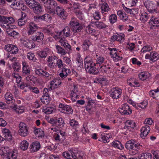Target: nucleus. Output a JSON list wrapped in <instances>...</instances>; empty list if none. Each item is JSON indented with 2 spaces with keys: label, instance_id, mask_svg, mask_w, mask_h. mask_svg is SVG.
I'll list each match as a JSON object with an SVG mask.
<instances>
[{
  "label": "nucleus",
  "instance_id": "nucleus-1",
  "mask_svg": "<svg viewBox=\"0 0 159 159\" xmlns=\"http://www.w3.org/2000/svg\"><path fill=\"white\" fill-rule=\"evenodd\" d=\"M40 3H43L45 10L48 13L54 15L55 14V8L57 4L53 0H39Z\"/></svg>",
  "mask_w": 159,
  "mask_h": 159
},
{
  "label": "nucleus",
  "instance_id": "nucleus-2",
  "mask_svg": "<svg viewBox=\"0 0 159 159\" xmlns=\"http://www.w3.org/2000/svg\"><path fill=\"white\" fill-rule=\"evenodd\" d=\"M142 146L141 145L135 143L134 140H132L128 141L125 145V148L129 151L130 153L132 155L137 153Z\"/></svg>",
  "mask_w": 159,
  "mask_h": 159
},
{
  "label": "nucleus",
  "instance_id": "nucleus-3",
  "mask_svg": "<svg viewBox=\"0 0 159 159\" xmlns=\"http://www.w3.org/2000/svg\"><path fill=\"white\" fill-rule=\"evenodd\" d=\"M69 25H70L71 30L73 31L74 33L80 32L83 29V27L79 24L78 20L74 17L71 18Z\"/></svg>",
  "mask_w": 159,
  "mask_h": 159
},
{
  "label": "nucleus",
  "instance_id": "nucleus-4",
  "mask_svg": "<svg viewBox=\"0 0 159 159\" xmlns=\"http://www.w3.org/2000/svg\"><path fill=\"white\" fill-rule=\"evenodd\" d=\"M5 22L1 21L0 22V26L4 29H5L6 30L10 29L11 26H12L10 25L9 24H13L15 21L14 19L11 16H6Z\"/></svg>",
  "mask_w": 159,
  "mask_h": 159
},
{
  "label": "nucleus",
  "instance_id": "nucleus-5",
  "mask_svg": "<svg viewBox=\"0 0 159 159\" xmlns=\"http://www.w3.org/2000/svg\"><path fill=\"white\" fill-rule=\"evenodd\" d=\"M18 133L22 136L25 137L28 134V127L27 125L23 122H20L19 125Z\"/></svg>",
  "mask_w": 159,
  "mask_h": 159
},
{
  "label": "nucleus",
  "instance_id": "nucleus-6",
  "mask_svg": "<svg viewBox=\"0 0 159 159\" xmlns=\"http://www.w3.org/2000/svg\"><path fill=\"white\" fill-rule=\"evenodd\" d=\"M77 155L78 153H76L75 150H71L65 152L62 154L63 156L65 158L68 159H76Z\"/></svg>",
  "mask_w": 159,
  "mask_h": 159
},
{
  "label": "nucleus",
  "instance_id": "nucleus-7",
  "mask_svg": "<svg viewBox=\"0 0 159 159\" xmlns=\"http://www.w3.org/2000/svg\"><path fill=\"white\" fill-rule=\"evenodd\" d=\"M44 38L43 33L41 32L37 31L30 37V39L34 42H39L42 41Z\"/></svg>",
  "mask_w": 159,
  "mask_h": 159
},
{
  "label": "nucleus",
  "instance_id": "nucleus-8",
  "mask_svg": "<svg viewBox=\"0 0 159 159\" xmlns=\"http://www.w3.org/2000/svg\"><path fill=\"white\" fill-rule=\"evenodd\" d=\"M61 18L64 20L67 16V13L66 11L62 7L57 6L55 8V12Z\"/></svg>",
  "mask_w": 159,
  "mask_h": 159
},
{
  "label": "nucleus",
  "instance_id": "nucleus-9",
  "mask_svg": "<svg viewBox=\"0 0 159 159\" xmlns=\"http://www.w3.org/2000/svg\"><path fill=\"white\" fill-rule=\"evenodd\" d=\"M72 32L69 26H66L61 31L59 32V38H66L70 37Z\"/></svg>",
  "mask_w": 159,
  "mask_h": 159
},
{
  "label": "nucleus",
  "instance_id": "nucleus-10",
  "mask_svg": "<svg viewBox=\"0 0 159 159\" xmlns=\"http://www.w3.org/2000/svg\"><path fill=\"white\" fill-rule=\"evenodd\" d=\"M119 111L122 114L124 115H130L131 114L132 110L127 103H125L121 106Z\"/></svg>",
  "mask_w": 159,
  "mask_h": 159
},
{
  "label": "nucleus",
  "instance_id": "nucleus-11",
  "mask_svg": "<svg viewBox=\"0 0 159 159\" xmlns=\"http://www.w3.org/2000/svg\"><path fill=\"white\" fill-rule=\"evenodd\" d=\"M144 4L149 12L150 13L157 12V10L155 8V5L152 2L150 1L145 2L144 3Z\"/></svg>",
  "mask_w": 159,
  "mask_h": 159
},
{
  "label": "nucleus",
  "instance_id": "nucleus-12",
  "mask_svg": "<svg viewBox=\"0 0 159 159\" xmlns=\"http://www.w3.org/2000/svg\"><path fill=\"white\" fill-rule=\"evenodd\" d=\"M39 28L37 25L34 23L31 22L29 25L28 28L27 33L29 35L33 34L34 32H36Z\"/></svg>",
  "mask_w": 159,
  "mask_h": 159
},
{
  "label": "nucleus",
  "instance_id": "nucleus-13",
  "mask_svg": "<svg viewBox=\"0 0 159 159\" xmlns=\"http://www.w3.org/2000/svg\"><path fill=\"white\" fill-rule=\"evenodd\" d=\"M58 59L56 56H49L48 59V65L50 67H54L57 65Z\"/></svg>",
  "mask_w": 159,
  "mask_h": 159
},
{
  "label": "nucleus",
  "instance_id": "nucleus-14",
  "mask_svg": "<svg viewBox=\"0 0 159 159\" xmlns=\"http://www.w3.org/2000/svg\"><path fill=\"white\" fill-rule=\"evenodd\" d=\"M145 58L146 59H149L151 61H155L159 59V55L156 52L152 51L149 54H146Z\"/></svg>",
  "mask_w": 159,
  "mask_h": 159
},
{
  "label": "nucleus",
  "instance_id": "nucleus-15",
  "mask_svg": "<svg viewBox=\"0 0 159 159\" xmlns=\"http://www.w3.org/2000/svg\"><path fill=\"white\" fill-rule=\"evenodd\" d=\"M149 23L151 25L150 27L151 30L155 29L156 27H159V20L154 16L151 18Z\"/></svg>",
  "mask_w": 159,
  "mask_h": 159
},
{
  "label": "nucleus",
  "instance_id": "nucleus-16",
  "mask_svg": "<svg viewBox=\"0 0 159 159\" xmlns=\"http://www.w3.org/2000/svg\"><path fill=\"white\" fill-rule=\"evenodd\" d=\"M41 147L40 143L38 141L33 142L30 146V150L33 153L38 151Z\"/></svg>",
  "mask_w": 159,
  "mask_h": 159
},
{
  "label": "nucleus",
  "instance_id": "nucleus-17",
  "mask_svg": "<svg viewBox=\"0 0 159 159\" xmlns=\"http://www.w3.org/2000/svg\"><path fill=\"white\" fill-rule=\"evenodd\" d=\"M150 129V127L148 125H146L143 127L141 129V137L143 139H145L149 133Z\"/></svg>",
  "mask_w": 159,
  "mask_h": 159
},
{
  "label": "nucleus",
  "instance_id": "nucleus-18",
  "mask_svg": "<svg viewBox=\"0 0 159 159\" xmlns=\"http://www.w3.org/2000/svg\"><path fill=\"white\" fill-rule=\"evenodd\" d=\"M5 49L12 54H16L18 52V48L14 45L8 44L5 45Z\"/></svg>",
  "mask_w": 159,
  "mask_h": 159
},
{
  "label": "nucleus",
  "instance_id": "nucleus-19",
  "mask_svg": "<svg viewBox=\"0 0 159 159\" xmlns=\"http://www.w3.org/2000/svg\"><path fill=\"white\" fill-rule=\"evenodd\" d=\"M11 5L17 7V9H21L23 11L25 10L26 8V6L24 5L22 2L19 0H14Z\"/></svg>",
  "mask_w": 159,
  "mask_h": 159
},
{
  "label": "nucleus",
  "instance_id": "nucleus-20",
  "mask_svg": "<svg viewBox=\"0 0 159 159\" xmlns=\"http://www.w3.org/2000/svg\"><path fill=\"white\" fill-rule=\"evenodd\" d=\"M23 70L22 74L23 75L26 76L29 75L30 72V69L28 63L25 62H22Z\"/></svg>",
  "mask_w": 159,
  "mask_h": 159
},
{
  "label": "nucleus",
  "instance_id": "nucleus-21",
  "mask_svg": "<svg viewBox=\"0 0 159 159\" xmlns=\"http://www.w3.org/2000/svg\"><path fill=\"white\" fill-rule=\"evenodd\" d=\"M113 90L112 93L111 94L112 98L116 99L119 98L122 93V90L116 87L113 88Z\"/></svg>",
  "mask_w": 159,
  "mask_h": 159
},
{
  "label": "nucleus",
  "instance_id": "nucleus-22",
  "mask_svg": "<svg viewBox=\"0 0 159 159\" xmlns=\"http://www.w3.org/2000/svg\"><path fill=\"white\" fill-rule=\"evenodd\" d=\"M59 107L61 108L63 110L66 111L67 114H72L73 109L72 107L70 106L66 105L62 103H60L59 105Z\"/></svg>",
  "mask_w": 159,
  "mask_h": 159
},
{
  "label": "nucleus",
  "instance_id": "nucleus-23",
  "mask_svg": "<svg viewBox=\"0 0 159 159\" xmlns=\"http://www.w3.org/2000/svg\"><path fill=\"white\" fill-rule=\"evenodd\" d=\"M6 102L8 104L13 103L15 102L14 98L12 94L9 92H7L5 95Z\"/></svg>",
  "mask_w": 159,
  "mask_h": 159
},
{
  "label": "nucleus",
  "instance_id": "nucleus-24",
  "mask_svg": "<svg viewBox=\"0 0 159 159\" xmlns=\"http://www.w3.org/2000/svg\"><path fill=\"white\" fill-rule=\"evenodd\" d=\"M2 132L5 137V140H10L12 139V136L10 130L4 128Z\"/></svg>",
  "mask_w": 159,
  "mask_h": 159
},
{
  "label": "nucleus",
  "instance_id": "nucleus-25",
  "mask_svg": "<svg viewBox=\"0 0 159 159\" xmlns=\"http://www.w3.org/2000/svg\"><path fill=\"white\" fill-rule=\"evenodd\" d=\"M33 11L35 14H40L43 11L42 6L39 2L32 9Z\"/></svg>",
  "mask_w": 159,
  "mask_h": 159
},
{
  "label": "nucleus",
  "instance_id": "nucleus-26",
  "mask_svg": "<svg viewBox=\"0 0 159 159\" xmlns=\"http://www.w3.org/2000/svg\"><path fill=\"white\" fill-rule=\"evenodd\" d=\"M35 73L39 76L45 77H48L49 76V74L48 72L41 69H36L35 70Z\"/></svg>",
  "mask_w": 159,
  "mask_h": 159
},
{
  "label": "nucleus",
  "instance_id": "nucleus-27",
  "mask_svg": "<svg viewBox=\"0 0 159 159\" xmlns=\"http://www.w3.org/2000/svg\"><path fill=\"white\" fill-rule=\"evenodd\" d=\"M27 5L31 9H33L38 2L35 0H25Z\"/></svg>",
  "mask_w": 159,
  "mask_h": 159
},
{
  "label": "nucleus",
  "instance_id": "nucleus-28",
  "mask_svg": "<svg viewBox=\"0 0 159 159\" xmlns=\"http://www.w3.org/2000/svg\"><path fill=\"white\" fill-rule=\"evenodd\" d=\"M152 154L149 153H142L138 156L139 159H151Z\"/></svg>",
  "mask_w": 159,
  "mask_h": 159
},
{
  "label": "nucleus",
  "instance_id": "nucleus-29",
  "mask_svg": "<svg viewBox=\"0 0 159 159\" xmlns=\"http://www.w3.org/2000/svg\"><path fill=\"white\" fill-rule=\"evenodd\" d=\"M61 80L58 78H55L52 80L50 82V85L52 86L50 88L52 89V86L54 85H55L54 88H57V86L61 84Z\"/></svg>",
  "mask_w": 159,
  "mask_h": 159
},
{
  "label": "nucleus",
  "instance_id": "nucleus-30",
  "mask_svg": "<svg viewBox=\"0 0 159 159\" xmlns=\"http://www.w3.org/2000/svg\"><path fill=\"white\" fill-rule=\"evenodd\" d=\"M112 145L113 146L117 148L122 150L124 148L123 145L119 141H116L112 143Z\"/></svg>",
  "mask_w": 159,
  "mask_h": 159
},
{
  "label": "nucleus",
  "instance_id": "nucleus-31",
  "mask_svg": "<svg viewBox=\"0 0 159 159\" xmlns=\"http://www.w3.org/2000/svg\"><path fill=\"white\" fill-rule=\"evenodd\" d=\"M150 74L148 73L142 72L139 75V78L142 80H144L150 76Z\"/></svg>",
  "mask_w": 159,
  "mask_h": 159
},
{
  "label": "nucleus",
  "instance_id": "nucleus-32",
  "mask_svg": "<svg viewBox=\"0 0 159 159\" xmlns=\"http://www.w3.org/2000/svg\"><path fill=\"white\" fill-rule=\"evenodd\" d=\"M99 69L100 70L102 73H107L108 71L111 68L109 65H103L102 66H99Z\"/></svg>",
  "mask_w": 159,
  "mask_h": 159
},
{
  "label": "nucleus",
  "instance_id": "nucleus-33",
  "mask_svg": "<svg viewBox=\"0 0 159 159\" xmlns=\"http://www.w3.org/2000/svg\"><path fill=\"white\" fill-rule=\"evenodd\" d=\"M125 125L128 127L134 129L136 126V123L133 121L127 120L125 122Z\"/></svg>",
  "mask_w": 159,
  "mask_h": 159
},
{
  "label": "nucleus",
  "instance_id": "nucleus-34",
  "mask_svg": "<svg viewBox=\"0 0 159 159\" xmlns=\"http://www.w3.org/2000/svg\"><path fill=\"white\" fill-rule=\"evenodd\" d=\"M56 47L58 53H60L62 55H65L66 53L64 49L59 45H56Z\"/></svg>",
  "mask_w": 159,
  "mask_h": 159
},
{
  "label": "nucleus",
  "instance_id": "nucleus-35",
  "mask_svg": "<svg viewBox=\"0 0 159 159\" xmlns=\"http://www.w3.org/2000/svg\"><path fill=\"white\" fill-rule=\"evenodd\" d=\"M29 143L26 140L22 141L20 144V148L23 150H26L28 147Z\"/></svg>",
  "mask_w": 159,
  "mask_h": 159
},
{
  "label": "nucleus",
  "instance_id": "nucleus-36",
  "mask_svg": "<svg viewBox=\"0 0 159 159\" xmlns=\"http://www.w3.org/2000/svg\"><path fill=\"white\" fill-rule=\"evenodd\" d=\"M96 27L99 29H103L106 28L107 25L102 21H96Z\"/></svg>",
  "mask_w": 159,
  "mask_h": 159
},
{
  "label": "nucleus",
  "instance_id": "nucleus-37",
  "mask_svg": "<svg viewBox=\"0 0 159 159\" xmlns=\"http://www.w3.org/2000/svg\"><path fill=\"white\" fill-rule=\"evenodd\" d=\"M101 9L102 13L104 12H108L110 8H109L108 5L107 3H104L102 4L101 6Z\"/></svg>",
  "mask_w": 159,
  "mask_h": 159
},
{
  "label": "nucleus",
  "instance_id": "nucleus-38",
  "mask_svg": "<svg viewBox=\"0 0 159 159\" xmlns=\"http://www.w3.org/2000/svg\"><path fill=\"white\" fill-rule=\"evenodd\" d=\"M152 49V47L150 45L144 46L141 50V52L142 53H146L150 52Z\"/></svg>",
  "mask_w": 159,
  "mask_h": 159
},
{
  "label": "nucleus",
  "instance_id": "nucleus-39",
  "mask_svg": "<svg viewBox=\"0 0 159 159\" xmlns=\"http://www.w3.org/2000/svg\"><path fill=\"white\" fill-rule=\"evenodd\" d=\"M49 96H42L41 100V102L43 104H45L46 105L48 104L49 102Z\"/></svg>",
  "mask_w": 159,
  "mask_h": 159
},
{
  "label": "nucleus",
  "instance_id": "nucleus-40",
  "mask_svg": "<svg viewBox=\"0 0 159 159\" xmlns=\"http://www.w3.org/2000/svg\"><path fill=\"white\" fill-rule=\"evenodd\" d=\"M90 42L89 40L84 41L82 45V48L84 51L87 50L89 47Z\"/></svg>",
  "mask_w": 159,
  "mask_h": 159
},
{
  "label": "nucleus",
  "instance_id": "nucleus-41",
  "mask_svg": "<svg viewBox=\"0 0 159 159\" xmlns=\"http://www.w3.org/2000/svg\"><path fill=\"white\" fill-rule=\"evenodd\" d=\"M43 21L48 22L51 20L52 17L48 14H45L42 16Z\"/></svg>",
  "mask_w": 159,
  "mask_h": 159
},
{
  "label": "nucleus",
  "instance_id": "nucleus-42",
  "mask_svg": "<svg viewBox=\"0 0 159 159\" xmlns=\"http://www.w3.org/2000/svg\"><path fill=\"white\" fill-rule=\"evenodd\" d=\"M57 123H58V124L57 127L59 128L61 127V126H64L65 124L63 119L61 117H60L57 119Z\"/></svg>",
  "mask_w": 159,
  "mask_h": 159
},
{
  "label": "nucleus",
  "instance_id": "nucleus-43",
  "mask_svg": "<svg viewBox=\"0 0 159 159\" xmlns=\"http://www.w3.org/2000/svg\"><path fill=\"white\" fill-rule=\"evenodd\" d=\"M26 80L30 82L31 83H34L36 81V78L33 76V75H29L27 76L26 78Z\"/></svg>",
  "mask_w": 159,
  "mask_h": 159
},
{
  "label": "nucleus",
  "instance_id": "nucleus-44",
  "mask_svg": "<svg viewBox=\"0 0 159 159\" xmlns=\"http://www.w3.org/2000/svg\"><path fill=\"white\" fill-rule=\"evenodd\" d=\"M34 133L36 135H38L39 136H44L43 131L40 129H36L34 130Z\"/></svg>",
  "mask_w": 159,
  "mask_h": 159
},
{
  "label": "nucleus",
  "instance_id": "nucleus-45",
  "mask_svg": "<svg viewBox=\"0 0 159 159\" xmlns=\"http://www.w3.org/2000/svg\"><path fill=\"white\" fill-rule=\"evenodd\" d=\"M27 58L30 60H32L33 62H35L36 60V58L34 57V54L32 52H28L27 54Z\"/></svg>",
  "mask_w": 159,
  "mask_h": 159
},
{
  "label": "nucleus",
  "instance_id": "nucleus-46",
  "mask_svg": "<svg viewBox=\"0 0 159 159\" xmlns=\"http://www.w3.org/2000/svg\"><path fill=\"white\" fill-rule=\"evenodd\" d=\"M7 155L6 157L7 159H16V158L15 152H11Z\"/></svg>",
  "mask_w": 159,
  "mask_h": 159
},
{
  "label": "nucleus",
  "instance_id": "nucleus-47",
  "mask_svg": "<svg viewBox=\"0 0 159 159\" xmlns=\"http://www.w3.org/2000/svg\"><path fill=\"white\" fill-rule=\"evenodd\" d=\"M110 21L111 24H113L117 20L116 16L114 14H111L109 17Z\"/></svg>",
  "mask_w": 159,
  "mask_h": 159
},
{
  "label": "nucleus",
  "instance_id": "nucleus-48",
  "mask_svg": "<svg viewBox=\"0 0 159 159\" xmlns=\"http://www.w3.org/2000/svg\"><path fill=\"white\" fill-rule=\"evenodd\" d=\"M84 67L87 72L89 69H90L92 67L94 66H96V64L94 63H84Z\"/></svg>",
  "mask_w": 159,
  "mask_h": 159
},
{
  "label": "nucleus",
  "instance_id": "nucleus-49",
  "mask_svg": "<svg viewBox=\"0 0 159 159\" xmlns=\"http://www.w3.org/2000/svg\"><path fill=\"white\" fill-rule=\"evenodd\" d=\"M148 18V15L146 12L143 13L141 14L140 20L143 22L146 21Z\"/></svg>",
  "mask_w": 159,
  "mask_h": 159
},
{
  "label": "nucleus",
  "instance_id": "nucleus-50",
  "mask_svg": "<svg viewBox=\"0 0 159 159\" xmlns=\"http://www.w3.org/2000/svg\"><path fill=\"white\" fill-rule=\"evenodd\" d=\"M93 59L90 56H88L86 57L84 60V63L92 64V63H93Z\"/></svg>",
  "mask_w": 159,
  "mask_h": 159
},
{
  "label": "nucleus",
  "instance_id": "nucleus-51",
  "mask_svg": "<svg viewBox=\"0 0 159 159\" xmlns=\"http://www.w3.org/2000/svg\"><path fill=\"white\" fill-rule=\"evenodd\" d=\"M54 110V108L53 107H48L44 109V111L46 114H48L52 113Z\"/></svg>",
  "mask_w": 159,
  "mask_h": 159
},
{
  "label": "nucleus",
  "instance_id": "nucleus-52",
  "mask_svg": "<svg viewBox=\"0 0 159 159\" xmlns=\"http://www.w3.org/2000/svg\"><path fill=\"white\" fill-rule=\"evenodd\" d=\"M98 83L102 84H106L107 83L108 80L105 78L97 77Z\"/></svg>",
  "mask_w": 159,
  "mask_h": 159
},
{
  "label": "nucleus",
  "instance_id": "nucleus-53",
  "mask_svg": "<svg viewBox=\"0 0 159 159\" xmlns=\"http://www.w3.org/2000/svg\"><path fill=\"white\" fill-rule=\"evenodd\" d=\"M93 16L95 20H98L101 19L99 12L96 11L93 14Z\"/></svg>",
  "mask_w": 159,
  "mask_h": 159
},
{
  "label": "nucleus",
  "instance_id": "nucleus-54",
  "mask_svg": "<svg viewBox=\"0 0 159 159\" xmlns=\"http://www.w3.org/2000/svg\"><path fill=\"white\" fill-rule=\"evenodd\" d=\"M117 41L120 42H123L124 40V37L125 36L124 34L123 33H120V34H117Z\"/></svg>",
  "mask_w": 159,
  "mask_h": 159
},
{
  "label": "nucleus",
  "instance_id": "nucleus-55",
  "mask_svg": "<svg viewBox=\"0 0 159 159\" xmlns=\"http://www.w3.org/2000/svg\"><path fill=\"white\" fill-rule=\"evenodd\" d=\"M39 56L42 58H45L47 55V53L46 51H41L38 53Z\"/></svg>",
  "mask_w": 159,
  "mask_h": 159
},
{
  "label": "nucleus",
  "instance_id": "nucleus-56",
  "mask_svg": "<svg viewBox=\"0 0 159 159\" xmlns=\"http://www.w3.org/2000/svg\"><path fill=\"white\" fill-rule=\"evenodd\" d=\"M22 44L25 47L29 48V45H30V42L28 39H23L21 40Z\"/></svg>",
  "mask_w": 159,
  "mask_h": 159
},
{
  "label": "nucleus",
  "instance_id": "nucleus-57",
  "mask_svg": "<svg viewBox=\"0 0 159 159\" xmlns=\"http://www.w3.org/2000/svg\"><path fill=\"white\" fill-rule=\"evenodd\" d=\"M86 31L87 33L89 34H94L95 32V30L91 28L90 25H88L87 27Z\"/></svg>",
  "mask_w": 159,
  "mask_h": 159
},
{
  "label": "nucleus",
  "instance_id": "nucleus-58",
  "mask_svg": "<svg viewBox=\"0 0 159 159\" xmlns=\"http://www.w3.org/2000/svg\"><path fill=\"white\" fill-rule=\"evenodd\" d=\"M3 154L4 156L5 157L8 155V153H9L10 152H11L9 150L8 148V147H5L3 148H2V150Z\"/></svg>",
  "mask_w": 159,
  "mask_h": 159
},
{
  "label": "nucleus",
  "instance_id": "nucleus-59",
  "mask_svg": "<svg viewBox=\"0 0 159 159\" xmlns=\"http://www.w3.org/2000/svg\"><path fill=\"white\" fill-rule=\"evenodd\" d=\"M152 152L153 155V159H159V152L152 151Z\"/></svg>",
  "mask_w": 159,
  "mask_h": 159
},
{
  "label": "nucleus",
  "instance_id": "nucleus-60",
  "mask_svg": "<svg viewBox=\"0 0 159 159\" xmlns=\"http://www.w3.org/2000/svg\"><path fill=\"white\" fill-rule=\"evenodd\" d=\"M147 105L148 103L147 101H144L139 104L138 106L142 109H144L145 108Z\"/></svg>",
  "mask_w": 159,
  "mask_h": 159
},
{
  "label": "nucleus",
  "instance_id": "nucleus-61",
  "mask_svg": "<svg viewBox=\"0 0 159 159\" xmlns=\"http://www.w3.org/2000/svg\"><path fill=\"white\" fill-rule=\"evenodd\" d=\"M70 124L73 127H75L78 125V122L74 119L70 120Z\"/></svg>",
  "mask_w": 159,
  "mask_h": 159
},
{
  "label": "nucleus",
  "instance_id": "nucleus-62",
  "mask_svg": "<svg viewBox=\"0 0 159 159\" xmlns=\"http://www.w3.org/2000/svg\"><path fill=\"white\" fill-rule=\"evenodd\" d=\"M105 59L102 57H99L96 60V64H101L104 62Z\"/></svg>",
  "mask_w": 159,
  "mask_h": 159
},
{
  "label": "nucleus",
  "instance_id": "nucleus-63",
  "mask_svg": "<svg viewBox=\"0 0 159 159\" xmlns=\"http://www.w3.org/2000/svg\"><path fill=\"white\" fill-rule=\"evenodd\" d=\"M34 21L37 22H39L43 21L42 16H34Z\"/></svg>",
  "mask_w": 159,
  "mask_h": 159
},
{
  "label": "nucleus",
  "instance_id": "nucleus-64",
  "mask_svg": "<svg viewBox=\"0 0 159 159\" xmlns=\"http://www.w3.org/2000/svg\"><path fill=\"white\" fill-rule=\"evenodd\" d=\"M12 67L15 71H18L20 70L19 66L17 62H14L12 65Z\"/></svg>",
  "mask_w": 159,
  "mask_h": 159
}]
</instances>
